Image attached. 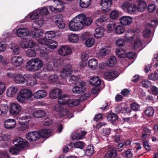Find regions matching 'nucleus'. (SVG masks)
Listing matches in <instances>:
<instances>
[{"instance_id":"nucleus-1","label":"nucleus","mask_w":158,"mask_h":158,"mask_svg":"<svg viewBox=\"0 0 158 158\" xmlns=\"http://www.w3.org/2000/svg\"><path fill=\"white\" fill-rule=\"evenodd\" d=\"M92 22L91 18L86 17L84 14H80L69 22V28L72 31H77L82 29L84 26L90 25Z\"/></svg>"},{"instance_id":"nucleus-2","label":"nucleus","mask_w":158,"mask_h":158,"mask_svg":"<svg viewBox=\"0 0 158 158\" xmlns=\"http://www.w3.org/2000/svg\"><path fill=\"white\" fill-rule=\"evenodd\" d=\"M43 66V61L41 60L35 58L28 61L25 65V67L28 71L35 72L40 70Z\"/></svg>"},{"instance_id":"nucleus-3","label":"nucleus","mask_w":158,"mask_h":158,"mask_svg":"<svg viewBox=\"0 0 158 158\" xmlns=\"http://www.w3.org/2000/svg\"><path fill=\"white\" fill-rule=\"evenodd\" d=\"M15 142L16 143L15 144V147L11 148L9 149V152L14 155L18 154L19 151L28 147L29 145V143L25 140L19 137L16 139Z\"/></svg>"},{"instance_id":"nucleus-4","label":"nucleus","mask_w":158,"mask_h":158,"mask_svg":"<svg viewBox=\"0 0 158 158\" xmlns=\"http://www.w3.org/2000/svg\"><path fill=\"white\" fill-rule=\"evenodd\" d=\"M58 102L62 105L67 104L69 107L76 106L79 103V102L77 100L69 99V96L66 94L61 95L58 98Z\"/></svg>"},{"instance_id":"nucleus-5","label":"nucleus","mask_w":158,"mask_h":158,"mask_svg":"<svg viewBox=\"0 0 158 158\" xmlns=\"http://www.w3.org/2000/svg\"><path fill=\"white\" fill-rule=\"evenodd\" d=\"M85 83L83 81H81L78 82L76 85L73 89V91L74 93L81 94L86 91V89L85 87Z\"/></svg>"},{"instance_id":"nucleus-6","label":"nucleus","mask_w":158,"mask_h":158,"mask_svg":"<svg viewBox=\"0 0 158 158\" xmlns=\"http://www.w3.org/2000/svg\"><path fill=\"white\" fill-rule=\"evenodd\" d=\"M23 59L20 56H14L10 59V63L15 67H17L21 66L23 63Z\"/></svg>"},{"instance_id":"nucleus-7","label":"nucleus","mask_w":158,"mask_h":158,"mask_svg":"<svg viewBox=\"0 0 158 158\" xmlns=\"http://www.w3.org/2000/svg\"><path fill=\"white\" fill-rule=\"evenodd\" d=\"M58 52L61 56H66L71 54L72 52V50L67 45H63L59 48Z\"/></svg>"},{"instance_id":"nucleus-8","label":"nucleus","mask_w":158,"mask_h":158,"mask_svg":"<svg viewBox=\"0 0 158 158\" xmlns=\"http://www.w3.org/2000/svg\"><path fill=\"white\" fill-rule=\"evenodd\" d=\"M72 73L71 66L69 65L64 67L60 72V76L63 78H67Z\"/></svg>"},{"instance_id":"nucleus-9","label":"nucleus","mask_w":158,"mask_h":158,"mask_svg":"<svg viewBox=\"0 0 158 158\" xmlns=\"http://www.w3.org/2000/svg\"><path fill=\"white\" fill-rule=\"evenodd\" d=\"M10 112L13 115H17L21 111V106L18 103H12L10 106Z\"/></svg>"},{"instance_id":"nucleus-10","label":"nucleus","mask_w":158,"mask_h":158,"mask_svg":"<svg viewBox=\"0 0 158 158\" xmlns=\"http://www.w3.org/2000/svg\"><path fill=\"white\" fill-rule=\"evenodd\" d=\"M111 4V0H101V1L102 10L105 12H107L109 11Z\"/></svg>"},{"instance_id":"nucleus-11","label":"nucleus","mask_w":158,"mask_h":158,"mask_svg":"<svg viewBox=\"0 0 158 158\" xmlns=\"http://www.w3.org/2000/svg\"><path fill=\"white\" fill-rule=\"evenodd\" d=\"M27 139L30 141L36 140L40 138L39 132L35 131L30 132L26 135Z\"/></svg>"},{"instance_id":"nucleus-12","label":"nucleus","mask_w":158,"mask_h":158,"mask_svg":"<svg viewBox=\"0 0 158 158\" xmlns=\"http://www.w3.org/2000/svg\"><path fill=\"white\" fill-rule=\"evenodd\" d=\"M117 76V72L113 70L107 71L104 73V78L107 80L115 78Z\"/></svg>"},{"instance_id":"nucleus-13","label":"nucleus","mask_w":158,"mask_h":158,"mask_svg":"<svg viewBox=\"0 0 158 158\" xmlns=\"http://www.w3.org/2000/svg\"><path fill=\"white\" fill-rule=\"evenodd\" d=\"M132 21V18L129 16H123L119 19L120 23L124 26L130 25Z\"/></svg>"},{"instance_id":"nucleus-14","label":"nucleus","mask_w":158,"mask_h":158,"mask_svg":"<svg viewBox=\"0 0 158 158\" xmlns=\"http://www.w3.org/2000/svg\"><path fill=\"white\" fill-rule=\"evenodd\" d=\"M4 125L5 128L7 129H13L15 127L16 122L14 119H9L5 121Z\"/></svg>"},{"instance_id":"nucleus-15","label":"nucleus","mask_w":158,"mask_h":158,"mask_svg":"<svg viewBox=\"0 0 158 158\" xmlns=\"http://www.w3.org/2000/svg\"><path fill=\"white\" fill-rule=\"evenodd\" d=\"M16 34L19 37L24 39L28 35L29 32L28 30L26 28H20L16 31Z\"/></svg>"},{"instance_id":"nucleus-16","label":"nucleus","mask_w":158,"mask_h":158,"mask_svg":"<svg viewBox=\"0 0 158 158\" xmlns=\"http://www.w3.org/2000/svg\"><path fill=\"white\" fill-rule=\"evenodd\" d=\"M14 81L17 84H23L27 81V80L25 77L21 74H17L14 78Z\"/></svg>"},{"instance_id":"nucleus-17","label":"nucleus","mask_w":158,"mask_h":158,"mask_svg":"<svg viewBox=\"0 0 158 158\" xmlns=\"http://www.w3.org/2000/svg\"><path fill=\"white\" fill-rule=\"evenodd\" d=\"M18 90V86L12 85L7 90V95L8 97H14L15 96Z\"/></svg>"},{"instance_id":"nucleus-18","label":"nucleus","mask_w":158,"mask_h":158,"mask_svg":"<svg viewBox=\"0 0 158 158\" xmlns=\"http://www.w3.org/2000/svg\"><path fill=\"white\" fill-rule=\"evenodd\" d=\"M19 93L25 99L29 98L33 96L32 92L28 89L24 88L21 89Z\"/></svg>"},{"instance_id":"nucleus-19","label":"nucleus","mask_w":158,"mask_h":158,"mask_svg":"<svg viewBox=\"0 0 158 158\" xmlns=\"http://www.w3.org/2000/svg\"><path fill=\"white\" fill-rule=\"evenodd\" d=\"M46 92L43 90H40L35 92L33 94V96L36 99H40L45 97L47 96Z\"/></svg>"},{"instance_id":"nucleus-20","label":"nucleus","mask_w":158,"mask_h":158,"mask_svg":"<svg viewBox=\"0 0 158 158\" xmlns=\"http://www.w3.org/2000/svg\"><path fill=\"white\" fill-rule=\"evenodd\" d=\"M62 94V91L59 89H56L51 91L49 94V97L52 99L56 98Z\"/></svg>"},{"instance_id":"nucleus-21","label":"nucleus","mask_w":158,"mask_h":158,"mask_svg":"<svg viewBox=\"0 0 158 158\" xmlns=\"http://www.w3.org/2000/svg\"><path fill=\"white\" fill-rule=\"evenodd\" d=\"M24 76L28 79L27 80L28 85L33 86L36 84L37 81L35 77H31V76L28 74H25Z\"/></svg>"},{"instance_id":"nucleus-22","label":"nucleus","mask_w":158,"mask_h":158,"mask_svg":"<svg viewBox=\"0 0 158 158\" xmlns=\"http://www.w3.org/2000/svg\"><path fill=\"white\" fill-rule=\"evenodd\" d=\"M105 30L103 27H100L97 28L95 30L94 36L96 38L102 37L104 35Z\"/></svg>"},{"instance_id":"nucleus-23","label":"nucleus","mask_w":158,"mask_h":158,"mask_svg":"<svg viewBox=\"0 0 158 158\" xmlns=\"http://www.w3.org/2000/svg\"><path fill=\"white\" fill-rule=\"evenodd\" d=\"M98 63L96 59L92 58L88 61V65L90 68L92 69H95L98 67Z\"/></svg>"},{"instance_id":"nucleus-24","label":"nucleus","mask_w":158,"mask_h":158,"mask_svg":"<svg viewBox=\"0 0 158 158\" xmlns=\"http://www.w3.org/2000/svg\"><path fill=\"white\" fill-rule=\"evenodd\" d=\"M57 33L59 35L60 34V32L58 31L54 32L52 31H49L45 33V36L48 40H51L55 36L56 34Z\"/></svg>"},{"instance_id":"nucleus-25","label":"nucleus","mask_w":158,"mask_h":158,"mask_svg":"<svg viewBox=\"0 0 158 158\" xmlns=\"http://www.w3.org/2000/svg\"><path fill=\"white\" fill-rule=\"evenodd\" d=\"M90 84L93 86H99L101 84V81L98 77H95L91 78L89 80Z\"/></svg>"},{"instance_id":"nucleus-26","label":"nucleus","mask_w":158,"mask_h":158,"mask_svg":"<svg viewBox=\"0 0 158 158\" xmlns=\"http://www.w3.org/2000/svg\"><path fill=\"white\" fill-rule=\"evenodd\" d=\"M33 116L36 118H40L45 115V112L42 110H38L34 111L32 114Z\"/></svg>"},{"instance_id":"nucleus-27","label":"nucleus","mask_w":158,"mask_h":158,"mask_svg":"<svg viewBox=\"0 0 158 158\" xmlns=\"http://www.w3.org/2000/svg\"><path fill=\"white\" fill-rule=\"evenodd\" d=\"M51 131L49 129H42L40 131V137L41 136L43 138H47L48 137L51 133Z\"/></svg>"},{"instance_id":"nucleus-28","label":"nucleus","mask_w":158,"mask_h":158,"mask_svg":"<svg viewBox=\"0 0 158 158\" xmlns=\"http://www.w3.org/2000/svg\"><path fill=\"white\" fill-rule=\"evenodd\" d=\"M91 3V0H80L79 5L83 8L88 7Z\"/></svg>"},{"instance_id":"nucleus-29","label":"nucleus","mask_w":158,"mask_h":158,"mask_svg":"<svg viewBox=\"0 0 158 158\" xmlns=\"http://www.w3.org/2000/svg\"><path fill=\"white\" fill-rule=\"evenodd\" d=\"M50 50L49 48L43 47L40 51V56L44 58L47 56V55L49 53Z\"/></svg>"},{"instance_id":"nucleus-30","label":"nucleus","mask_w":158,"mask_h":158,"mask_svg":"<svg viewBox=\"0 0 158 158\" xmlns=\"http://www.w3.org/2000/svg\"><path fill=\"white\" fill-rule=\"evenodd\" d=\"M117 156V151L115 149H112L108 151L105 154V158H115Z\"/></svg>"},{"instance_id":"nucleus-31","label":"nucleus","mask_w":158,"mask_h":158,"mask_svg":"<svg viewBox=\"0 0 158 158\" xmlns=\"http://www.w3.org/2000/svg\"><path fill=\"white\" fill-rule=\"evenodd\" d=\"M68 39L69 42L73 43L77 42L79 40V37L77 34L71 33L68 36Z\"/></svg>"},{"instance_id":"nucleus-32","label":"nucleus","mask_w":158,"mask_h":158,"mask_svg":"<svg viewBox=\"0 0 158 158\" xmlns=\"http://www.w3.org/2000/svg\"><path fill=\"white\" fill-rule=\"evenodd\" d=\"M124 38L126 41L128 42H131L133 40V38L132 35L131 30H128L125 32Z\"/></svg>"},{"instance_id":"nucleus-33","label":"nucleus","mask_w":158,"mask_h":158,"mask_svg":"<svg viewBox=\"0 0 158 158\" xmlns=\"http://www.w3.org/2000/svg\"><path fill=\"white\" fill-rule=\"evenodd\" d=\"M144 113L146 116L148 117H150L153 115L154 113V110L152 107L149 106L146 109Z\"/></svg>"},{"instance_id":"nucleus-34","label":"nucleus","mask_w":158,"mask_h":158,"mask_svg":"<svg viewBox=\"0 0 158 158\" xmlns=\"http://www.w3.org/2000/svg\"><path fill=\"white\" fill-rule=\"evenodd\" d=\"M147 6V4L144 2H140L138 4L137 7V10L139 12H143L146 8Z\"/></svg>"},{"instance_id":"nucleus-35","label":"nucleus","mask_w":158,"mask_h":158,"mask_svg":"<svg viewBox=\"0 0 158 158\" xmlns=\"http://www.w3.org/2000/svg\"><path fill=\"white\" fill-rule=\"evenodd\" d=\"M136 10L137 6L136 5L134 4H129L127 8V11L128 13L132 14L134 13Z\"/></svg>"},{"instance_id":"nucleus-36","label":"nucleus","mask_w":158,"mask_h":158,"mask_svg":"<svg viewBox=\"0 0 158 158\" xmlns=\"http://www.w3.org/2000/svg\"><path fill=\"white\" fill-rule=\"evenodd\" d=\"M116 53L118 57L120 58H125L126 57V53L125 50L122 48H117L116 50Z\"/></svg>"},{"instance_id":"nucleus-37","label":"nucleus","mask_w":158,"mask_h":158,"mask_svg":"<svg viewBox=\"0 0 158 158\" xmlns=\"http://www.w3.org/2000/svg\"><path fill=\"white\" fill-rule=\"evenodd\" d=\"M52 20L55 23L63 20V16L60 14H57L53 15L52 18Z\"/></svg>"},{"instance_id":"nucleus-38","label":"nucleus","mask_w":158,"mask_h":158,"mask_svg":"<svg viewBox=\"0 0 158 158\" xmlns=\"http://www.w3.org/2000/svg\"><path fill=\"white\" fill-rule=\"evenodd\" d=\"M109 50L107 48L101 49L98 54V56L99 57L105 56L107 54L109 53Z\"/></svg>"},{"instance_id":"nucleus-39","label":"nucleus","mask_w":158,"mask_h":158,"mask_svg":"<svg viewBox=\"0 0 158 158\" xmlns=\"http://www.w3.org/2000/svg\"><path fill=\"white\" fill-rule=\"evenodd\" d=\"M117 60L115 57L114 56H111L107 62V65L110 67L113 66L116 63Z\"/></svg>"},{"instance_id":"nucleus-40","label":"nucleus","mask_w":158,"mask_h":158,"mask_svg":"<svg viewBox=\"0 0 158 158\" xmlns=\"http://www.w3.org/2000/svg\"><path fill=\"white\" fill-rule=\"evenodd\" d=\"M107 20V18L106 15H103L101 18L97 19L95 22L97 26L102 25L103 23Z\"/></svg>"},{"instance_id":"nucleus-41","label":"nucleus","mask_w":158,"mask_h":158,"mask_svg":"<svg viewBox=\"0 0 158 158\" xmlns=\"http://www.w3.org/2000/svg\"><path fill=\"white\" fill-rule=\"evenodd\" d=\"M43 31L40 29L33 31L32 32V37L34 38H39L43 35Z\"/></svg>"},{"instance_id":"nucleus-42","label":"nucleus","mask_w":158,"mask_h":158,"mask_svg":"<svg viewBox=\"0 0 158 158\" xmlns=\"http://www.w3.org/2000/svg\"><path fill=\"white\" fill-rule=\"evenodd\" d=\"M63 60L61 58L55 59L53 63V65L56 67H60L63 64Z\"/></svg>"},{"instance_id":"nucleus-43","label":"nucleus","mask_w":158,"mask_h":158,"mask_svg":"<svg viewBox=\"0 0 158 158\" xmlns=\"http://www.w3.org/2000/svg\"><path fill=\"white\" fill-rule=\"evenodd\" d=\"M39 17V11L37 10H34L29 14L30 18L32 20H35L38 18Z\"/></svg>"},{"instance_id":"nucleus-44","label":"nucleus","mask_w":158,"mask_h":158,"mask_svg":"<svg viewBox=\"0 0 158 158\" xmlns=\"http://www.w3.org/2000/svg\"><path fill=\"white\" fill-rule=\"evenodd\" d=\"M142 44L141 41L139 39H136L134 42V48L135 49L139 48L140 50L142 49Z\"/></svg>"},{"instance_id":"nucleus-45","label":"nucleus","mask_w":158,"mask_h":158,"mask_svg":"<svg viewBox=\"0 0 158 158\" xmlns=\"http://www.w3.org/2000/svg\"><path fill=\"white\" fill-rule=\"evenodd\" d=\"M114 31L117 34H120L124 32L125 28L123 26L119 25L114 28Z\"/></svg>"},{"instance_id":"nucleus-46","label":"nucleus","mask_w":158,"mask_h":158,"mask_svg":"<svg viewBox=\"0 0 158 158\" xmlns=\"http://www.w3.org/2000/svg\"><path fill=\"white\" fill-rule=\"evenodd\" d=\"M118 118L117 115L115 114L110 113L107 116V120L110 121H115Z\"/></svg>"},{"instance_id":"nucleus-47","label":"nucleus","mask_w":158,"mask_h":158,"mask_svg":"<svg viewBox=\"0 0 158 158\" xmlns=\"http://www.w3.org/2000/svg\"><path fill=\"white\" fill-rule=\"evenodd\" d=\"M28 42H30V39H24L20 44V46L22 48H28Z\"/></svg>"},{"instance_id":"nucleus-48","label":"nucleus","mask_w":158,"mask_h":158,"mask_svg":"<svg viewBox=\"0 0 158 158\" xmlns=\"http://www.w3.org/2000/svg\"><path fill=\"white\" fill-rule=\"evenodd\" d=\"M94 152V149L93 147L91 145L88 146L86 148L85 151L86 155L88 156H91Z\"/></svg>"},{"instance_id":"nucleus-49","label":"nucleus","mask_w":158,"mask_h":158,"mask_svg":"<svg viewBox=\"0 0 158 158\" xmlns=\"http://www.w3.org/2000/svg\"><path fill=\"white\" fill-rule=\"evenodd\" d=\"M29 116L25 115L22 116L19 119V121L20 124H24L27 123L28 121L27 120L29 119Z\"/></svg>"},{"instance_id":"nucleus-50","label":"nucleus","mask_w":158,"mask_h":158,"mask_svg":"<svg viewBox=\"0 0 158 158\" xmlns=\"http://www.w3.org/2000/svg\"><path fill=\"white\" fill-rule=\"evenodd\" d=\"M26 55L29 57H34L36 55V53L35 50L32 49H29L26 52Z\"/></svg>"},{"instance_id":"nucleus-51","label":"nucleus","mask_w":158,"mask_h":158,"mask_svg":"<svg viewBox=\"0 0 158 158\" xmlns=\"http://www.w3.org/2000/svg\"><path fill=\"white\" fill-rule=\"evenodd\" d=\"M94 40L93 38H89L85 41V44L86 47L89 48L92 47L94 44Z\"/></svg>"},{"instance_id":"nucleus-52","label":"nucleus","mask_w":158,"mask_h":158,"mask_svg":"<svg viewBox=\"0 0 158 158\" xmlns=\"http://www.w3.org/2000/svg\"><path fill=\"white\" fill-rule=\"evenodd\" d=\"M14 70L13 68H10L8 69L6 71V75L9 78H14L15 77L16 74L13 73L12 72L10 71H13Z\"/></svg>"},{"instance_id":"nucleus-53","label":"nucleus","mask_w":158,"mask_h":158,"mask_svg":"<svg viewBox=\"0 0 158 158\" xmlns=\"http://www.w3.org/2000/svg\"><path fill=\"white\" fill-rule=\"evenodd\" d=\"M50 40H48L47 38L45 37V38H41L39 39L38 40V42L41 44L47 45L49 44Z\"/></svg>"},{"instance_id":"nucleus-54","label":"nucleus","mask_w":158,"mask_h":158,"mask_svg":"<svg viewBox=\"0 0 158 158\" xmlns=\"http://www.w3.org/2000/svg\"><path fill=\"white\" fill-rule=\"evenodd\" d=\"M57 43L53 40H50L49 42V44H48L49 45V47L47 48H51L53 49L56 48L57 46Z\"/></svg>"},{"instance_id":"nucleus-55","label":"nucleus","mask_w":158,"mask_h":158,"mask_svg":"<svg viewBox=\"0 0 158 158\" xmlns=\"http://www.w3.org/2000/svg\"><path fill=\"white\" fill-rule=\"evenodd\" d=\"M73 145L74 147L75 148L81 149H82L84 148V143L81 141L76 142Z\"/></svg>"},{"instance_id":"nucleus-56","label":"nucleus","mask_w":158,"mask_h":158,"mask_svg":"<svg viewBox=\"0 0 158 158\" xmlns=\"http://www.w3.org/2000/svg\"><path fill=\"white\" fill-rule=\"evenodd\" d=\"M148 79L153 81H156L158 80V73H155L150 74L148 76Z\"/></svg>"},{"instance_id":"nucleus-57","label":"nucleus","mask_w":158,"mask_h":158,"mask_svg":"<svg viewBox=\"0 0 158 158\" xmlns=\"http://www.w3.org/2000/svg\"><path fill=\"white\" fill-rule=\"evenodd\" d=\"M115 23L113 22H110L108 24L107 26V28L108 31L109 32H110L112 31L114 28Z\"/></svg>"},{"instance_id":"nucleus-58","label":"nucleus","mask_w":158,"mask_h":158,"mask_svg":"<svg viewBox=\"0 0 158 158\" xmlns=\"http://www.w3.org/2000/svg\"><path fill=\"white\" fill-rule=\"evenodd\" d=\"M28 48H35L38 47V44L30 39V42H28Z\"/></svg>"},{"instance_id":"nucleus-59","label":"nucleus","mask_w":158,"mask_h":158,"mask_svg":"<svg viewBox=\"0 0 158 158\" xmlns=\"http://www.w3.org/2000/svg\"><path fill=\"white\" fill-rule=\"evenodd\" d=\"M118 13L117 11L114 10L110 13V17L112 19H115L118 18Z\"/></svg>"},{"instance_id":"nucleus-60","label":"nucleus","mask_w":158,"mask_h":158,"mask_svg":"<svg viewBox=\"0 0 158 158\" xmlns=\"http://www.w3.org/2000/svg\"><path fill=\"white\" fill-rule=\"evenodd\" d=\"M44 23V21L43 19H40L35 20L34 22V24H32L33 26L34 25H37V27H40Z\"/></svg>"},{"instance_id":"nucleus-61","label":"nucleus","mask_w":158,"mask_h":158,"mask_svg":"<svg viewBox=\"0 0 158 158\" xmlns=\"http://www.w3.org/2000/svg\"><path fill=\"white\" fill-rule=\"evenodd\" d=\"M58 76L57 75H52L50 76L48 78L49 81L51 82L56 81L58 80Z\"/></svg>"},{"instance_id":"nucleus-62","label":"nucleus","mask_w":158,"mask_h":158,"mask_svg":"<svg viewBox=\"0 0 158 158\" xmlns=\"http://www.w3.org/2000/svg\"><path fill=\"white\" fill-rule=\"evenodd\" d=\"M39 12L40 15H46L49 14L48 9L45 7H43L39 11Z\"/></svg>"},{"instance_id":"nucleus-63","label":"nucleus","mask_w":158,"mask_h":158,"mask_svg":"<svg viewBox=\"0 0 158 158\" xmlns=\"http://www.w3.org/2000/svg\"><path fill=\"white\" fill-rule=\"evenodd\" d=\"M69 112V110L63 107L60 112V115L61 117L67 115Z\"/></svg>"},{"instance_id":"nucleus-64","label":"nucleus","mask_w":158,"mask_h":158,"mask_svg":"<svg viewBox=\"0 0 158 158\" xmlns=\"http://www.w3.org/2000/svg\"><path fill=\"white\" fill-rule=\"evenodd\" d=\"M116 43L118 46H123L125 45V42L123 39L120 38L117 40Z\"/></svg>"}]
</instances>
